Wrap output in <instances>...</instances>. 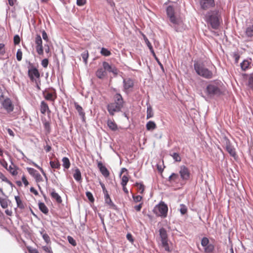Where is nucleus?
<instances>
[{"instance_id":"obj_1","label":"nucleus","mask_w":253,"mask_h":253,"mask_svg":"<svg viewBox=\"0 0 253 253\" xmlns=\"http://www.w3.org/2000/svg\"><path fill=\"white\" fill-rule=\"evenodd\" d=\"M194 68L196 73L201 77L207 79H212L216 75V70L214 66V70L207 68L203 63L195 62L194 64Z\"/></svg>"},{"instance_id":"obj_2","label":"nucleus","mask_w":253,"mask_h":253,"mask_svg":"<svg viewBox=\"0 0 253 253\" xmlns=\"http://www.w3.org/2000/svg\"><path fill=\"white\" fill-rule=\"evenodd\" d=\"M114 102L110 103L107 105V110L111 116H114L116 112H120L123 107L124 100L120 94L117 93L114 96Z\"/></svg>"},{"instance_id":"obj_3","label":"nucleus","mask_w":253,"mask_h":253,"mask_svg":"<svg viewBox=\"0 0 253 253\" xmlns=\"http://www.w3.org/2000/svg\"><path fill=\"white\" fill-rule=\"evenodd\" d=\"M206 21L210 24L212 28L217 29L220 25L218 12L216 11L209 12L206 16Z\"/></svg>"},{"instance_id":"obj_4","label":"nucleus","mask_w":253,"mask_h":253,"mask_svg":"<svg viewBox=\"0 0 253 253\" xmlns=\"http://www.w3.org/2000/svg\"><path fill=\"white\" fill-rule=\"evenodd\" d=\"M167 14L170 22L172 24V27L174 28L176 32L178 31V27L183 25V21L181 18L177 17L174 15V9L171 6H169L167 8Z\"/></svg>"},{"instance_id":"obj_5","label":"nucleus","mask_w":253,"mask_h":253,"mask_svg":"<svg viewBox=\"0 0 253 253\" xmlns=\"http://www.w3.org/2000/svg\"><path fill=\"white\" fill-rule=\"evenodd\" d=\"M168 208L167 205L163 201L156 205L153 210V212L158 216L165 218L167 216Z\"/></svg>"},{"instance_id":"obj_6","label":"nucleus","mask_w":253,"mask_h":253,"mask_svg":"<svg viewBox=\"0 0 253 253\" xmlns=\"http://www.w3.org/2000/svg\"><path fill=\"white\" fill-rule=\"evenodd\" d=\"M3 95L2 94L0 95V102L2 107L6 111L7 113H10L14 110V105L11 100L6 97L3 99Z\"/></svg>"},{"instance_id":"obj_7","label":"nucleus","mask_w":253,"mask_h":253,"mask_svg":"<svg viewBox=\"0 0 253 253\" xmlns=\"http://www.w3.org/2000/svg\"><path fill=\"white\" fill-rule=\"evenodd\" d=\"M207 92L210 96H219L222 93L219 84L216 83L211 84L207 86Z\"/></svg>"},{"instance_id":"obj_8","label":"nucleus","mask_w":253,"mask_h":253,"mask_svg":"<svg viewBox=\"0 0 253 253\" xmlns=\"http://www.w3.org/2000/svg\"><path fill=\"white\" fill-rule=\"evenodd\" d=\"M222 143L228 153L232 157L236 156L235 149L232 145L229 139L226 136L222 139Z\"/></svg>"},{"instance_id":"obj_9","label":"nucleus","mask_w":253,"mask_h":253,"mask_svg":"<svg viewBox=\"0 0 253 253\" xmlns=\"http://www.w3.org/2000/svg\"><path fill=\"white\" fill-rule=\"evenodd\" d=\"M43 95L44 98L47 101L54 102L57 98V94L54 89H52L51 91L45 90L43 91Z\"/></svg>"},{"instance_id":"obj_10","label":"nucleus","mask_w":253,"mask_h":253,"mask_svg":"<svg viewBox=\"0 0 253 253\" xmlns=\"http://www.w3.org/2000/svg\"><path fill=\"white\" fill-rule=\"evenodd\" d=\"M28 76L32 82L37 83L36 79H40V74L35 67H32L28 70Z\"/></svg>"},{"instance_id":"obj_11","label":"nucleus","mask_w":253,"mask_h":253,"mask_svg":"<svg viewBox=\"0 0 253 253\" xmlns=\"http://www.w3.org/2000/svg\"><path fill=\"white\" fill-rule=\"evenodd\" d=\"M179 174L181 178L184 180H187L190 178V173L189 169L185 166L180 167Z\"/></svg>"},{"instance_id":"obj_12","label":"nucleus","mask_w":253,"mask_h":253,"mask_svg":"<svg viewBox=\"0 0 253 253\" xmlns=\"http://www.w3.org/2000/svg\"><path fill=\"white\" fill-rule=\"evenodd\" d=\"M201 7L204 9H207L214 6V0H200Z\"/></svg>"},{"instance_id":"obj_13","label":"nucleus","mask_w":253,"mask_h":253,"mask_svg":"<svg viewBox=\"0 0 253 253\" xmlns=\"http://www.w3.org/2000/svg\"><path fill=\"white\" fill-rule=\"evenodd\" d=\"M103 68L107 72L113 73L115 75L118 74V70L115 67L111 66L108 62H103L102 63Z\"/></svg>"},{"instance_id":"obj_14","label":"nucleus","mask_w":253,"mask_h":253,"mask_svg":"<svg viewBox=\"0 0 253 253\" xmlns=\"http://www.w3.org/2000/svg\"><path fill=\"white\" fill-rule=\"evenodd\" d=\"M124 87L125 91H127L130 88H132L134 85V82L132 79L129 78L124 80Z\"/></svg>"},{"instance_id":"obj_15","label":"nucleus","mask_w":253,"mask_h":253,"mask_svg":"<svg viewBox=\"0 0 253 253\" xmlns=\"http://www.w3.org/2000/svg\"><path fill=\"white\" fill-rule=\"evenodd\" d=\"M104 196H105V197H104L105 198V203L109 207V208L113 209V210H116L117 207L112 202L111 199L110 197L109 194L104 195Z\"/></svg>"},{"instance_id":"obj_16","label":"nucleus","mask_w":253,"mask_h":253,"mask_svg":"<svg viewBox=\"0 0 253 253\" xmlns=\"http://www.w3.org/2000/svg\"><path fill=\"white\" fill-rule=\"evenodd\" d=\"M98 168L99 169L102 174L105 177H107L109 175V172L107 169L103 165L101 162H99L97 165Z\"/></svg>"},{"instance_id":"obj_17","label":"nucleus","mask_w":253,"mask_h":253,"mask_svg":"<svg viewBox=\"0 0 253 253\" xmlns=\"http://www.w3.org/2000/svg\"><path fill=\"white\" fill-rule=\"evenodd\" d=\"M40 111L42 114H45L47 111L48 113H50V111L49 109L47 104L44 101H42L40 106Z\"/></svg>"},{"instance_id":"obj_18","label":"nucleus","mask_w":253,"mask_h":253,"mask_svg":"<svg viewBox=\"0 0 253 253\" xmlns=\"http://www.w3.org/2000/svg\"><path fill=\"white\" fill-rule=\"evenodd\" d=\"M107 74V72L104 70L103 68L98 69L96 72V76L100 79L104 78Z\"/></svg>"},{"instance_id":"obj_19","label":"nucleus","mask_w":253,"mask_h":253,"mask_svg":"<svg viewBox=\"0 0 253 253\" xmlns=\"http://www.w3.org/2000/svg\"><path fill=\"white\" fill-rule=\"evenodd\" d=\"M246 36L248 37H253V20L250 25L246 29L245 31Z\"/></svg>"},{"instance_id":"obj_20","label":"nucleus","mask_w":253,"mask_h":253,"mask_svg":"<svg viewBox=\"0 0 253 253\" xmlns=\"http://www.w3.org/2000/svg\"><path fill=\"white\" fill-rule=\"evenodd\" d=\"M159 233L161 241L168 240L167 232L165 228H161L160 229Z\"/></svg>"},{"instance_id":"obj_21","label":"nucleus","mask_w":253,"mask_h":253,"mask_svg":"<svg viewBox=\"0 0 253 253\" xmlns=\"http://www.w3.org/2000/svg\"><path fill=\"white\" fill-rule=\"evenodd\" d=\"M179 179V176L178 174L172 173L169 177V181L171 183H176L177 182Z\"/></svg>"},{"instance_id":"obj_22","label":"nucleus","mask_w":253,"mask_h":253,"mask_svg":"<svg viewBox=\"0 0 253 253\" xmlns=\"http://www.w3.org/2000/svg\"><path fill=\"white\" fill-rule=\"evenodd\" d=\"M74 179L77 181H80L82 180V175L80 169L77 168L73 173Z\"/></svg>"},{"instance_id":"obj_23","label":"nucleus","mask_w":253,"mask_h":253,"mask_svg":"<svg viewBox=\"0 0 253 253\" xmlns=\"http://www.w3.org/2000/svg\"><path fill=\"white\" fill-rule=\"evenodd\" d=\"M17 169V168L13 165H10L8 168L6 169L13 176H15L18 174Z\"/></svg>"},{"instance_id":"obj_24","label":"nucleus","mask_w":253,"mask_h":253,"mask_svg":"<svg viewBox=\"0 0 253 253\" xmlns=\"http://www.w3.org/2000/svg\"><path fill=\"white\" fill-rule=\"evenodd\" d=\"M107 125L109 128L113 131H115L118 129L117 125L113 120H108Z\"/></svg>"},{"instance_id":"obj_25","label":"nucleus","mask_w":253,"mask_h":253,"mask_svg":"<svg viewBox=\"0 0 253 253\" xmlns=\"http://www.w3.org/2000/svg\"><path fill=\"white\" fill-rule=\"evenodd\" d=\"M15 199L17 204V207L20 209H24L25 208V205L21 200L19 196H15Z\"/></svg>"},{"instance_id":"obj_26","label":"nucleus","mask_w":253,"mask_h":253,"mask_svg":"<svg viewBox=\"0 0 253 253\" xmlns=\"http://www.w3.org/2000/svg\"><path fill=\"white\" fill-rule=\"evenodd\" d=\"M146 129L148 130H154L156 127V124L153 121H149L146 125Z\"/></svg>"},{"instance_id":"obj_27","label":"nucleus","mask_w":253,"mask_h":253,"mask_svg":"<svg viewBox=\"0 0 253 253\" xmlns=\"http://www.w3.org/2000/svg\"><path fill=\"white\" fill-rule=\"evenodd\" d=\"M63 167L65 169H68L71 165L69 159L67 157H63L62 159Z\"/></svg>"},{"instance_id":"obj_28","label":"nucleus","mask_w":253,"mask_h":253,"mask_svg":"<svg viewBox=\"0 0 253 253\" xmlns=\"http://www.w3.org/2000/svg\"><path fill=\"white\" fill-rule=\"evenodd\" d=\"M251 62L247 60H245L241 63V67L244 71H246L250 66Z\"/></svg>"},{"instance_id":"obj_29","label":"nucleus","mask_w":253,"mask_h":253,"mask_svg":"<svg viewBox=\"0 0 253 253\" xmlns=\"http://www.w3.org/2000/svg\"><path fill=\"white\" fill-rule=\"evenodd\" d=\"M50 166L52 169H60V164L58 160L54 161H50Z\"/></svg>"},{"instance_id":"obj_30","label":"nucleus","mask_w":253,"mask_h":253,"mask_svg":"<svg viewBox=\"0 0 253 253\" xmlns=\"http://www.w3.org/2000/svg\"><path fill=\"white\" fill-rule=\"evenodd\" d=\"M51 196L52 198L54 199L58 203H61L62 201L61 197L55 191L51 193Z\"/></svg>"},{"instance_id":"obj_31","label":"nucleus","mask_w":253,"mask_h":253,"mask_svg":"<svg viewBox=\"0 0 253 253\" xmlns=\"http://www.w3.org/2000/svg\"><path fill=\"white\" fill-rule=\"evenodd\" d=\"M162 246L164 248L165 250L168 252H171V250L170 249L168 243V240L161 241Z\"/></svg>"},{"instance_id":"obj_32","label":"nucleus","mask_w":253,"mask_h":253,"mask_svg":"<svg viewBox=\"0 0 253 253\" xmlns=\"http://www.w3.org/2000/svg\"><path fill=\"white\" fill-rule=\"evenodd\" d=\"M40 210L44 213L47 214L48 212V209L43 203L39 204Z\"/></svg>"},{"instance_id":"obj_33","label":"nucleus","mask_w":253,"mask_h":253,"mask_svg":"<svg viewBox=\"0 0 253 253\" xmlns=\"http://www.w3.org/2000/svg\"><path fill=\"white\" fill-rule=\"evenodd\" d=\"M75 107L76 108V109L79 113L80 115H81L82 117H84L85 115V113L83 111V108L76 102L75 103Z\"/></svg>"},{"instance_id":"obj_34","label":"nucleus","mask_w":253,"mask_h":253,"mask_svg":"<svg viewBox=\"0 0 253 253\" xmlns=\"http://www.w3.org/2000/svg\"><path fill=\"white\" fill-rule=\"evenodd\" d=\"M0 204L3 209H6L8 207V200L0 197Z\"/></svg>"},{"instance_id":"obj_35","label":"nucleus","mask_w":253,"mask_h":253,"mask_svg":"<svg viewBox=\"0 0 253 253\" xmlns=\"http://www.w3.org/2000/svg\"><path fill=\"white\" fill-rule=\"evenodd\" d=\"M43 126L46 131V134H49L50 132V125L49 122L45 121L43 122Z\"/></svg>"},{"instance_id":"obj_36","label":"nucleus","mask_w":253,"mask_h":253,"mask_svg":"<svg viewBox=\"0 0 253 253\" xmlns=\"http://www.w3.org/2000/svg\"><path fill=\"white\" fill-rule=\"evenodd\" d=\"M144 39L145 42L146 44H147V45L148 46L149 49L153 53V54L155 55V53L154 52L153 46H152L151 43H150V42H149V41L148 40V39L145 36H144Z\"/></svg>"},{"instance_id":"obj_37","label":"nucleus","mask_w":253,"mask_h":253,"mask_svg":"<svg viewBox=\"0 0 253 253\" xmlns=\"http://www.w3.org/2000/svg\"><path fill=\"white\" fill-rule=\"evenodd\" d=\"M0 179H1L2 181L6 182L11 186H12V183L1 172H0Z\"/></svg>"},{"instance_id":"obj_38","label":"nucleus","mask_w":253,"mask_h":253,"mask_svg":"<svg viewBox=\"0 0 253 253\" xmlns=\"http://www.w3.org/2000/svg\"><path fill=\"white\" fill-rule=\"evenodd\" d=\"M214 249V247L213 245L209 244L205 247V252L208 253H212Z\"/></svg>"},{"instance_id":"obj_39","label":"nucleus","mask_w":253,"mask_h":253,"mask_svg":"<svg viewBox=\"0 0 253 253\" xmlns=\"http://www.w3.org/2000/svg\"><path fill=\"white\" fill-rule=\"evenodd\" d=\"M128 173H126V174L124 175L122 177V181H121V185H126L128 180Z\"/></svg>"},{"instance_id":"obj_40","label":"nucleus","mask_w":253,"mask_h":253,"mask_svg":"<svg viewBox=\"0 0 253 253\" xmlns=\"http://www.w3.org/2000/svg\"><path fill=\"white\" fill-rule=\"evenodd\" d=\"M100 53L105 56H109L111 54V52L108 50L107 48L102 47L101 48Z\"/></svg>"},{"instance_id":"obj_41","label":"nucleus","mask_w":253,"mask_h":253,"mask_svg":"<svg viewBox=\"0 0 253 253\" xmlns=\"http://www.w3.org/2000/svg\"><path fill=\"white\" fill-rule=\"evenodd\" d=\"M88 52L87 50H85L82 53V57L83 59L84 62L85 64H86L87 63V59L88 58Z\"/></svg>"},{"instance_id":"obj_42","label":"nucleus","mask_w":253,"mask_h":253,"mask_svg":"<svg viewBox=\"0 0 253 253\" xmlns=\"http://www.w3.org/2000/svg\"><path fill=\"white\" fill-rule=\"evenodd\" d=\"M248 85L253 90V73L250 75L248 79Z\"/></svg>"},{"instance_id":"obj_43","label":"nucleus","mask_w":253,"mask_h":253,"mask_svg":"<svg viewBox=\"0 0 253 253\" xmlns=\"http://www.w3.org/2000/svg\"><path fill=\"white\" fill-rule=\"evenodd\" d=\"M154 115L153 110L151 107H149L147 109V119L152 118Z\"/></svg>"},{"instance_id":"obj_44","label":"nucleus","mask_w":253,"mask_h":253,"mask_svg":"<svg viewBox=\"0 0 253 253\" xmlns=\"http://www.w3.org/2000/svg\"><path fill=\"white\" fill-rule=\"evenodd\" d=\"M27 170H28V172L29 173V174L30 175H31L32 176H33L34 177L38 173V172L36 169H35L33 168H28Z\"/></svg>"},{"instance_id":"obj_45","label":"nucleus","mask_w":253,"mask_h":253,"mask_svg":"<svg viewBox=\"0 0 253 253\" xmlns=\"http://www.w3.org/2000/svg\"><path fill=\"white\" fill-rule=\"evenodd\" d=\"M35 43L36 45H42V42L41 36L37 35L35 38Z\"/></svg>"},{"instance_id":"obj_46","label":"nucleus","mask_w":253,"mask_h":253,"mask_svg":"<svg viewBox=\"0 0 253 253\" xmlns=\"http://www.w3.org/2000/svg\"><path fill=\"white\" fill-rule=\"evenodd\" d=\"M36 49L37 53L39 55H42L43 54V49L42 45H36Z\"/></svg>"},{"instance_id":"obj_47","label":"nucleus","mask_w":253,"mask_h":253,"mask_svg":"<svg viewBox=\"0 0 253 253\" xmlns=\"http://www.w3.org/2000/svg\"><path fill=\"white\" fill-rule=\"evenodd\" d=\"M171 156L176 162H179L181 161V158L177 153H173Z\"/></svg>"},{"instance_id":"obj_48","label":"nucleus","mask_w":253,"mask_h":253,"mask_svg":"<svg viewBox=\"0 0 253 253\" xmlns=\"http://www.w3.org/2000/svg\"><path fill=\"white\" fill-rule=\"evenodd\" d=\"M22 51L21 49H18L16 53V58L18 61H20L22 58Z\"/></svg>"},{"instance_id":"obj_49","label":"nucleus","mask_w":253,"mask_h":253,"mask_svg":"<svg viewBox=\"0 0 253 253\" xmlns=\"http://www.w3.org/2000/svg\"><path fill=\"white\" fill-rule=\"evenodd\" d=\"M180 211L182 214H185L187 212V208L186 206L183 204L180 205Z\"/></svg>"},{"instance_id":"obj_50","label":"nucleus","mask_w":253,"mask_h":253,"mask_svg":"<svg viewBox=\"0 0 253 253\" xmlns=\"http://www.w3.org/2000/svg\"><path fill=\"white\" fill-rule=\"evenodd\" d=\"M209 243V240L208 238L207 237H204L202 239L201 241V245L203 247H205L206 246H208Z\"/></svg>"},{"instance_id":"obj_51","label":"nucleus","mask_w":253,"mask_h":253,"mask_svg":"<svg viewBox=\"0 0 253 253\" xmlns=\"http://www.w3.org/2000/svg\"><path fill=\"white\" fill-rule=\"evenodd\" d=\"M136 186L140 193H143L144 191V185L141 183H136Z\"/></svg>"},{"instance_id":"obj_52","label":"nucleus","mask_w":253,"mask_h":253,"mask_svg":"<svg viewBox=\"0 0 253 253\" xmlns=\"http://www.w3.org/2000/svg\"><path fill=\"white\" fill-rule=\"evenodd\" d=\"M86 196L87 197L89 201L91 202H93L94 201V199L92 193L89 191L86 192Z\"/></svg>"},{"instance_id":"obj_53","label":"nucleus","mask_w":253,"mask_h":253,"mask_svg":"<svg viewBox=\"0 0 253 253\" xmlns=\"http://www.w3.org/2000/svg\"><path fill=\"white\" fill-rule=\"evenodd\" d=\"M67 239L69 243L71 244L72 245H73V246H76L77 245L76 242L73 237L69 236H68Z\"/></svg>"},{"instance_id":"obj_54","label":"nucleus","mask_w":253,"mask_h":253,"mask_svg":"<svg viewBox=\"0 0 253 253\" xmlns=\"http://www.w3.org/2000/svg\"><path fill=\"white\" fill-rule=\"evenodd\" d=\"M34 178L36 180V181L37 183H39V182H42L43 181V178H42V176L39 172L36 175V176L34 177Z\"/></svg>"},{"instance_id":"obj_55","label":"nucleus","mask_w":253,"mask_h":253,"mask_svg":"<svg viewBox=\"0 0 253 253\" xmlns=\"http://www.w3.org/2000/svg\"><path fill=\"white\" fill-rule=\"evenodd\" d=\"M5 53V45L3 43H0V55H3Z\"/></svg>"},{"instance_id":"obj_56","label":"nucleus","mask_w":253,"mask_h":253,"mask_svg":"<svg viewBox=\"0 0 253 253\" xmlns=\"http://www.w3.org/2000/svg\"><path fill=\"white\" fill-rule=\"evenodd\" d=\"M42 238L46 243H49L50 242V238L46 233L42 235Z\"/></svg>"},{"instance_id":"obj_57","label":"nucleus","mask_w":253,"mask_h":253,"mask_svg":"<svg viewBox=\"0 0 253 253\" xmlns=\"http://www.w3.org/2000/svg\"><path fill=\"white\" fill-rule=\"evenodd\" d=\"M27 249L29 253H39L38 251L36 249H33L31 247H27Z\"/></svg>"},{"instance_id":"obj_58","label":"nucleus","mask_w":253,"mask_h":253,"mask_svg":"<svg viewBox=\"0 0 253 253\" xmlns=\"http://www.w3.org/2000/svg\"><path fill=\"white\" fill-rule=\"evenodd\" d=\"M42 249H43V251H44L45 252H46L48 253H53V252L51 250V249L50 247L43 246L42 247Z\"/></svg>"},{"instance_id":"obj_59","label":"nucleus","mask_w":253,"mask_h":253,"mask_svg":"<svg viewBox=\"0 0 253 253\" xmlns=\"http://www.w3.org/2000/svg\"><path fill=\"white\" fill-rule=\"evenodd\" d=\"M20 39L18 35H15L14 37V43L15 44H18L20 43Z\"/></svg>"},{"instance_id":"obj_60","label":"nucleus","mask_w":253,"mask_h":253,"mask_svg":"<svg viewBox=\"0 0 253 253\" xmlns=\"http://www.w3.org/2000/svg\"><path fill=\"white\" fill-rule=\"evenodd\" d=\"M133 198L134 201L135 202L137 203V202H140L142 199V196H141L140 195H137L136 196H133Z\"/></svg>"},{"instance_id":"obj_61","label":"nucleus","mask_w":253,"mask_h":253,"mask_svg":"<svg viewBox=\"0 0 253 253\" xmlns=\"http://www.w3.org/2000/svg\"><path fill=\"white\" fill-rule=\"evenodd\" d=\"M48 64V60L47 59H44L42 61V65L44 68H46Z\"/></svg>"},{"instance_id":"obj_62","label":"nucleus","mask_w":253,"mask_h":253,"mask_svg":"<svg viewBox=\"0 0 253 253\" xmlns=\"http://www.w3.org/2000/svg\"><path fill=\"white\" fill-rule=\"evenodd\" d=\"M22 181L23 182L25 186H27L29 185V182L27 180L25 175H23L22 177Z\"/></svg>"},{"instance_id":"obj_63","label":"nucleus","mask_w":253,"mask_h":253,"mask_svg":"<svg viewBox=\"0 0 253 253\" xmlns=\"http://www.w3.org/2000/svg\"><path fill=\"white\" fill-rule=\"evenodd\" d=\"M86 3V0H77V4L78 6H83Z\"/></svg>"},{"instance_id":"obj_64","label":"nucleus","mask_w":253,"mask_h":253,"mask_svg":"<svg viewBox=\"0 0 253 253\" xmlns=\"http://www.w3.org/2000/svg\"><path fill=\"white\" fill-rule=\"evenodd\" d=\"M126 238L131 243H132L134 241L132 236L130 233L127 234Z\"/></svg>"}]
</instances>
